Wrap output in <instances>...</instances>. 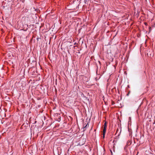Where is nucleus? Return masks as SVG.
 <instances>
[{
	"label": "nucleus",
	"mask_w": 155,
	"mask_h": 155,
	"mask_svg": "<svg viewBox=\"0 0 155 155\" xmlns=\"http://www.w3.org/2000/svg\"><path fill=\"white\" fill-rule=\"evenodd\" d=\"M87 124L86 125V126L85 127H87Z\"/></svg>",
	"instance_id": "5"
},
{
	"label": "nucleus",
	"mask_w": 155,
	"mask_h": 155,
	"mask_svg": "<svg viewBox=\"0 0 155 155\" xmlns=\"http://www.w3.org/2000/svg\"><path fill=\"white\" fill-rule=\"evenodd\" d=\"M104 126H106V127H107V123H106V122H105L104 123Z\"/></svg>",
	"instance_id": "3"
},
{
	"label": "nucleus",
	"mask_w": 155,
	"mask_h": 155,
	"mask_svg": "<svg viewBox=\"0 0 155 155\" xmlns=\"http://www.w3.org/2000/svg\"><path fill=\"white\" fill-rule=\"evenodd\" d=\"M105 134V133H103V138H104Z\"/></svg>",
	"instance_id": "4"
},
{
	"label": "nucleus",
	"mask_w": 155,
	"mask_h": 155,
	"mask_svg": "<svg viewBox=\"0 0 155 155\" xmlns=\"http://www.w3.org/2000/svg\"><path fill=\"white\" fill-rule=\"evenodd\" d=\"M111 153H112V152L111 151Z\"/></svg>",
	"instance_id": "6"
},
{
	"label": "nucleus",
	"mask_w": 155,
	"mask_h": 155,
	"mask_svg": "<svg viewBox=\"0 0 155 155\" xmlns=\"http://www.w3.org/2000/svg\"><path fill=\"white\" fill-rule=\"evenodd\" d=\"M106 128L107 127H106V126H104L103 130V133H105L106 130Z\"/></svg>",
	"instance_id": "1"
},
{
	"label": "nucleus",
	"mask_w": 155,
	"mask_h": 155,
	"mask_svg": "<svg viewBox=\"0 0 155 155\" xmlns=\"http://www.w3.org/2000/svg\"><path fill=\"white\" fill-rule=\"evenodd\" d=\"M131 117H129V121H128V124H130V123L131 122Z\"/></svg>",
	"instance_id": "2"
}]
</instances>
